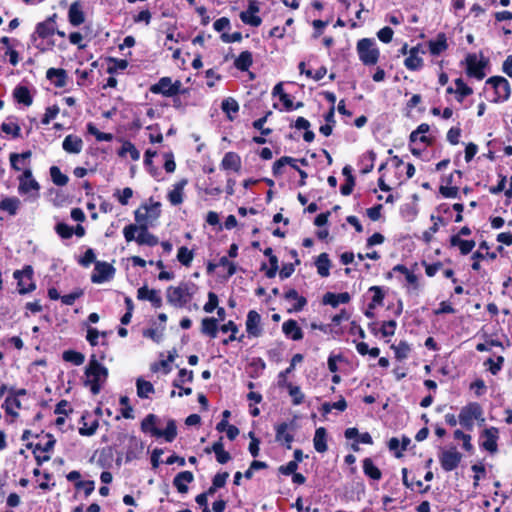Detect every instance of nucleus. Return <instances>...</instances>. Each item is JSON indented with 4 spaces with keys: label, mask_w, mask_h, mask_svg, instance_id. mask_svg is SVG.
<instances>
[{
    "label": "nucleus",
    "mask_w": 512,
    "mask_h": 512,
    "mask_svg": "<svg viewBox=\"0 0 512 512\" xmlns=\"http://www.w3.org/2000/svg\"><path fill=\"white\" fill-rule=\"evenodd\" d=\"M84 374V386L89 387L93 395L99 394L107 381L108 369L96 359L95 355H92Z\"/></svg>",
    "instance_id": "nucleus-1"
},
{
    "label": "nucleus",
    "mask_w": 512,
    "mask_h": 512,
    "mask_svg": "<svg viewBox=\"0 0 512 512\" xmlns=\"http://www.w3.org/2000/svg\"><path fill=\"white\" fill-rule=\"evenodd\" d=\"M18 193L23 196L25 201L35 202L40 197V184L34 178L32 170H26L24 174L17 176Z\"/></svg>",
    "instance_id": "nucleus-2"
},
{
    "label": "nucleus",
    "mask_w": 512,
    "mask_h": 512,
    "mask_svg": "<svg viewBox=\"0 0 512 512\" xmlns=\"http://www.w3.org/2000/svg\"><path fill=\"white\" fill-rule=\"evenodd\" d=\"M134 215L136 223L140 226H154L161 215V203L150 199L149 202L141 204Z\"/></svg>",
    "instance_id": "nucleus-3"
},
{
    "label": "nucleus",
    "mask_w": 512,
    "mask_h": 512,
    "mask_svg": "<svg viewBox=\"0 0 512 512\" xmlns=\"http://www.w3.org/2000/svg\"><path fill=\"white\" fill-rule=\"evenodd\" d=\"M194 292V286L188 283L170 286L166 291L167 302L176 308H182L191 301Z\"/></svg>",
    "instance_id": "nucleus-4"
},
{
    "label": "nucleus",
    "mask_w": 512,
    "mask_h": 512,
    "mask_svg": "<svg viewBox=\"0 0 512 512\" xmlns=\"http://www.w3.org/2000/svg\"><path fill=\"white\" fill-rule=\"evenodd\" d=\"M356 50L359 59L364 65H375L379 59V49L376 42L371 38H363L357 42Z\"/></svg>",
    "instance_id": "nucleus-5"
},
{
    "label": "nucleus",
    "mask_w": 512,
    "mask_h": 512,
    "mask_svg": "<svg viewBox=\"0 0 512 512\" xmlns=\"http://www.w3.org/2000/svg\"><path fill=\"white\" fill-rule=\"evenodd\" d=\"M486 85L494 89V103L507 101L511 95V87L508 80L502 76H492L486 80Z\"/></svg>",
    "instance_id": "nucleus-6"
},
{
    "label": "nucleus",
    "mask_w": 512,
    "mask_h": 512,
    "mask_svg": "<svg viewBox=\"0 0 512 512\" xmlns=\"http://www.w3.org/2000/svg\"><path fill=\"white\" fill-rule=\"evenodd\" d=\"M482 415V408L478 403H469L464 406L459 414V423L466 429L472 430L474 420H477Z\"/></svg>",
    "instance_id": "nucleus-7"
},
{
    "label": "nucleus",
    "mask_w": 512,
    "mask_h": 512,
    "mask_svg": "<svg viewBox=\"0 0 512 512\" xmlns=\"http://www.w3.org/2000/svg\"><path fill=\"white\" fill-rule=\"evenodd\" d=\"M114 275L115 268L111 264L97 261L91 274V281L94 284H103L112 280Z\"/></svg>",
    "instance_id": "nucleus-8"
},
{
    "label": "nucleus",
    "mask_w": 512,
    "mask_h": 512,
    "mask_svg": "<svg viewBox=\"0 0 512 512\" xmlns=\"http://www.w3.org/2000/svg\"><path fill=\"white\" fill-rule=\"evenodd\" d=\"M208 272H215L219 277L229 278L236 272V265L229 258H214L207 266Z\"/></svg>",
    "instance_id": "nucleus-9"
},
{
    "label": "nucleus",
    "mask_w": 512,
    "mask_h": 512,
    "mask_svg": "<svg viewBox=\"0 0 512 512\" xmlns=\"http://www.w3.org/2000/svg\"><path fill=\"white\" fill-rule=\"evenodd\" d=\"M181 82H172L170 77H162L156 84L151 87V92L154 94H161L166 97H171L179 93Z\"/></svg>",
    "instance_id": "nucleus-10"
},
{
    "label": "nucleus",
    "mask_w": 512,
    "mask_h": 512,
    "mask_svg": "<svg viewBox=\"0 0 512 512\" xmlns=\"http://www.w3.org/2000/svg\"><path fill=\"white\" fill-rule=\"evenodd\" d=\"M32 275L33 270L30 266L25 267L23 270H17L14 272V278L18 282V291L20 294H26L35 289Z\"/></svg>",
    "instance_id": "nucleus-11"
},
{
    "label": "nucleus",
    "mask_w": 512,
    "mask_h": 512,
    "mask_svg": "<svg viewBox=\"0 0 512 512\" xmlns=\"http://www.w3.org/2000/svg\"><path fill=\"white\" fill-rule=\"evenodd\" d=\"M467 74L470 77H474L478 80H482L485 77L484 68L486 62L480 59L476 54H469L466 57Z\"/></svg>",
    "instance_id": "nucleus-12"
},
{
    "label": "nucleus",
    "mask_w": 512,
    "mask_h": 512,
    "mask_svg": "<svg viewBox=\"0 0 512 512\" xmlns=\"http://www.w3.org/2000/svg\"><path fill=\"white\" fill-rule=\"evenodd\" d=\"M461 459V453L455 448L443 451L439 457L441 467L447 472L456 469Z\"/></svg>",
    "instance_id": "nucleus-13"
},
{
    "label": "nucleus",
    "mask_w": 512,
    "mask_h": 512,
    "mask_svg": "<svg viewBox=\"0 0 512 512\" xmlns=\"http://www.w3.org/2000/svg\"><path fill=\"white\" fill-rule=\"evenodd\" d=\"M246 332L249 337L257 338L263 333L261 316L255 310H250L246 318Z\"/></svg>",
    "instance_id": "nucleus-14"
},
{
    "label": "nucleus",
    "mask_w": 512,
    "mask_h": 512,
    "mask_svg": "<svg viewBox=\"0 0 512 512\" xmlns=\"http://www.w3.org/2000/svg\"><path fill=\"white\" fill-rule=\"evenodd\" d=\"M55 18L56 15L47 18L45 21L37 24L35 32L31 35V41L37 42V37L47 38L55 33Z\"/></svg>",
    "instance_id": "nucleus-15"
},
{
    "label": "nucleus",
    "mask_w": 512,
    "mask_h": 512,
    "mask_svg": "<svg viewBox=\"0 0 512 512\" xmlns=\"http://www.w3.org/2000/svg\"><path fill=\"white\" fill-rule=\"evenodd\" d=\"M498 433L497 428L490 427L485 429L481 435V446L490 453H495L497 451Z\"/></svg>",
    "instance_id": "nucleus-16"
},
{
    "label": "nucleus",
    "mask_w": 512,
    "mask_h": 512,
    "mask_svg": "<svg viewBox=\"0 0 512 512\" xmlns=\"http://www.w3.org/2000/svg\"><path fill=\"white\" fill-rule=\"evenodd\" d=\"M137 298L139 300L149 301L155 308L162 306V297L160 292L155 289H149L147 286H142L137 291Z\"/></svg>",
    "instance_id": "nucleus-17"
},
{
    "label": "nucleus",
    "mask_w": 512,
    "mask_h": 512,
    "mask_svg": "<svg viewBox=\"0 0 512 512\" xmlns=\"http://www.w3.org/2000/svg\"><path fill=\"white\" fill-rule=\"evenodd\" d=\"M83 146L84 143L81 137L74 134L67 135L62 142L63 150L69 154L81 153V151L83 150Z\"/></svg>",
    "instance_id": "nucleus-18"
},
{
    "label": "nucleus",
    "mask_w": 512,
    "mask_h": 512,
    "mask_svg": "<svg viewBox=\"0 0 512 512\" xmlns=\"http://www.w3.org/2000/svg\"><path fill=\"white\" fill-rule=\"evenodd\" d=\"M290 425L286 422H283L276 426L275 431V439L278 443L285 445L287 449H291V444L294 440V436L289 432Z\"/></svg>",
    "instance_id": "nucleus-19"
},
{
    "label": "nucleus",
    "mask_w": 512,
    "mask_h": 512,
    "mask_svg": "<svg viewBox=\"0 0 512 512\" xmlns=\"http://www.w3.org/2000/svg\"><path fill=\"white\" fill-rule=\"evenodd\" d=\"M194 481V475L191 471H182L173 479V485L181 494L188 492V484Z\"/></svg>",
    "instance_id": "nucleus-20"
},
{
    "label": "nucleus",
    "mask_w": 512,
    "mask_h": 512,
    "mask_svg": "<svg viewBox=\"0 0 512 512\" xmlns=\"http://www.w3.org/2000/svg\"><path fill=\"white\" fill-rule=\"evenodd\" d=\"M188 181L186 179H182L179 182L173 185V189L169 191L167 198L171 205L177 206L180 205L184 200V189L187 185Z\"/></svg>",
    "instance_id": "nucleus-21"
},
{
    "label": "nucleus",
    "mask_w": 512,
    "mask_h": 512,
    "mask_svg": "<svg viewBox=\"0 0 512 512\" xmlns=\"http://www.w3.org/2000/svg\"><path fill=\"white\" fill-rule=\"evenodd\" d=\"M68 20L73 26H79L84 23L85 15L80 1H75L70 5L68 10Z\"/></svg>",
    "instance_id": "nucleus-22"
},
{
    "label": "nucleus",
    "mask_w": 512,
    "mask_h": 512,
    "mask_svg": "<svg viewBox=\"0 0 512 512\" xmlns=\"http://www.w3.org/2000/svg\"><path fill=\"white\" fill-rule=\"evenodd\" d=\"M223 170H232L238 172L241 168V158L235 152H227L220 164Z\"/></svg>",
    "instance_id": "nucleus-23"
},
{
    "label": "nucleus",
    "mask_w": 512,
    "mask_h": 512,
    "mask_svg": "<svg viewBox=\"0 0 512 512\" xmlns=\"http://www.w3.org/2000/svg\"><path fill=\"white\" fill-rule=\"evenodd\" d=\"M283 333L294 341L301 340L303 333L297 322L293 319H289L282 324Z\"/></svg>",
    "instance_id": "nucleus-24"
},
{
    "label": "nucleus",
    "mask_w": 512,
    "mask_h": 512,
    "mask_svg": "<svg viewBox=\"0 0 512 512\" xmlns=\"http://www.w3.org/2000/svg\"><path fill=\"white\" fill-rule=\"evenodd\" d=\"M419 53V47H413L409 50V56L404 61V65L408 70L415 71L423 66V60Z\"/></svg>",
    "instance_id": "nucleus-25"
},
{
    "label": "nucleus",
    "mask_w": 512,
    "mask_h": 512,
    "mask_svg": "<svg viewBox=\"0 0 512 512\" xmlns=\"http://www.w3.org/2000/svg\"><path fill=\"white\" fill-rule=\"evenodd\" d=\"M429 51L432 55L438 56L448 48L447 38L444 33H440L428 43Z\"/></svg>",
    "instance_id": "nucleus-26"
},
{
    "label": "nucleus",
    "mask_w": 512,
    "mask_h": 512,
    "mask_svg": "<svg viewBox=\"0 0 512 512\" xmlns=\"http://www.w3.org/2000/svg\"><path fill=\"white\" fill-rule=\"evenodd\" d=\"M313 444L317 452L324 453L327 451V431L324 427H319L316 429L313 438Z\"/></svg>",
    "instance_id": "nucleus-27"
},
{
    "label": "nucleus",
    "mask_w": 512,
    "mask_h": 512,
    "mask_svg": "<svg viewBox=\"0 0 512 512\" xmlns=\"http://www.w3.org/2000/svg\"><path fill=\"white\" fill-rule=\"evenodd\" d=\"M302 360H303V356L301 354H295L292 357L289 367L286 368L284 371H281L278 375V386L279 387H284V385H287L288 383H290L287 380L288 374H290L295 369L296 365L298 363L302 362Z\"/></svg>",
    "instance_id": "nucleus-28"
},
{
    "label": "nucleus",
    "mask_w": 512,
    "mask_h": 512,
    "mask_svg": "<svg viewBox=\"0 0 512 512\" xmlns=\"http://www.w3.org/2000/svg\"><path fill=\"white\" fill-rule=\"evenodd\" d=\"M218 332V320L214 317H206L201 322V333L215 338Z\"/></svg>",
    "instance_id": "nucleus-29"
},
{
    "label": "nucleus",
    "mask_w": 512,
    "mask_h": 512,
    "mask_svg": "<svg viewBox=\"0 0 512 512\" xmlns=\"http://www.w3.org/2000/svg\"><path fill=\"white\" fill-rule=\"evenodd\" d=\"M220 331L223 332V333H227V332H231V335L227 338V339H224L222 341V343L224 345H228L230 342L232 341H239V342H242L243 339H244V335L242 334L241 336L237 337L236 334L238 332V327L237 325L233 322V321H228L227 323L223 324L221 327H220Z\"/></svg>",
    "instance_id": "nucleus-30"
},
{
    "label": "nucleus",
    "mask_w": 512,
    "mask_h": 512,
    "mask_svg": "<svg viewBox=\"0 0 512 512\" xmlns=\"http://www.w3.org/2000/svg\"><path fill=\"white\" fill-rule=\"evenodd\" d=\"M395 269L405 275L407 291L409 293L416 292L419 288L418 277L404 266H397Z\"/></svg>",
    "instance_id": "nucleus-31"
},
{
    "label": "nucleus",
    "mask_w": 512,
    "mask_h": 512,
    "mask_svg": "<svg viewBox=\"0 0 512 512\" xmlns=\"http://www.w3.org/2000/svg\"><path fill=\"white\" fill-rule=\"evenodd\" d=\"M20 206L21 201L17 197H6L0 201V209L12 216L17 214Z\"/></svg>",
    "instance_id": "nucleus-32"
},
{
    "label": "nucleus",
    "mask_w": 512,
    "mask_h": 512,
    "mask_svg": "<svg viewBox=\"0 0 512 512\" xmlns=\"http://www.w3.org/2000/svg\"><path fill=\"white\" fill-rule=\"evenodd\" d=\"M350 300V295L347 292L334 294V293H326L323 297V303L327 305H331L333 307L338 306L341 303H347Z\"/></svg>",
    "instance_id": "nucleus-33"
},
{
    "label": "nucleus",
    "mask_w": 512,
    "mask_h": 512,
    "mask_svg": "<svg viewBox=\"0 0 512 512\" xmlns=\"http://www.w3.org/2000/svg\"><path fill=\"white\" fill-rule=\"evenodd\" d=\"M158 417L154 414H148L141 422V429L145 433H150L152 436L156 437V432L160 431L157 428Z\"/></svg>",
    "instance_id": "nucleus-34"
},
{
    "label": "nucleus",
    "mask_w": 512,
    "mask_h": 512,
    "mask_svg": "<svg viewBox=\"0 0 512 512\" xmlns=\"http://www.w3.org/2000/svg\"><path fill=\"white\" fill-rule=\"evenodd\" d=\"M363 472L366 476L373 480H380L382 477V473L380 469L374 465L371 458H365L363 460Z\"/></svg>",
    "instance_id": "nucleus-35"
},
{
    "label": "nucleus",
    "mask_w": 512,
    "mask_h": 512,
    "mask_svg": "<svg viewBox=\"0 0 512 512\" xmlns=\"http://www.w3.org/2000/svg\"><path fill=\"white\" fill-rule=\"evenodd\" d=\"M177 436V427L174 420L170 419L167 422L166 428L156 432V437H163L167 442H172Z\"/></svg>",
    "instance_id": "nucleus-36"
},
{
    "label": "nucleus",
    "mask_w": 512,
    "mask_h": 512,
    "mask_svg": "<svg viewBox=\"0 0 512 512\" xmlns=\"http://www.w3.org/2000/svg\"><path fill=\"white\" fill-rule=\"evenodd\" d=\"M137 243L140 245L155 246L158 243V239L148 231V227L141 226V230L137 235Z\"/></svg>",
    "instance_id": "nucleus-37"
},
{
    "label": "nucleus",
    "mask_w": 512,
    "mask_h": 512,
    "mask_svg": "<svg viewBox=\"0 0 512 512\" xmlns=\"http://www.w3.org/2000/svg\"><path fill=\"white\" fill-rule=\"evenodd\" d=\"M451 244L460 250V253L465 255L472 251L475 246V242L472 240H463L459 235L451 238Z\"/></svg>",
    "instance_id": "nucleus-38"
},
{
    "label": "nucleus",
    "mask_w": 512,
    "mask_h": 512,
    "mask_svg": "<svg viewBox=\"0 0 512 512\" xmlns=\"http://www.w3.org/2000/svg\"><path fill=\"white\" fill-rule=\"evenodd\" d=\"M455 95L458 102H462L465 97L471 95L473 90L471 87L465 84V82L458 78L455 80Z\"/></svg>",
    "instance_id": "nucleus-39"
},
{
    "label": "nucleus",
    "mask_w": 512,
    "mask_h": 512,
    "mask_svg": "<svg viewBox=\"0 0 512 512\" xmlns=\"http://www.w3.org/2000/svg\"><path fill=\"white\" fill-rule=\"evenodd\" d=\"M46 76L50 80H54L57 87H64L66 85V72L63 69L50 68Z\"/></svg>",
    "instance_id": "nucleus-40"
},
{
    "label": "nucleus",
    "mask_w": 512,
    "mask_h": 512,
    "mask_svg": "<svg viewBox=\"0 0 512 512\" xmlns=\"http://www.w3.org/2000/svg\"><path fill=\"white\" fill-rule=\"evenodd\" d=\"M212 451L215 453L216 459L220 464H225L231 459L230 454L224 450L222 437L217 442L213 443Z\"/></svg>",
    "instance_id": "nucleus-41"
},
{
    "label": "nucleus",
    "mask_w": 512,
    "mask_h": 512,
    "mask_svg": "<svg viewBox=\"0 0 512 512\" xmlns=\"http://www.w3.org/2000/svg\"><path fill=\"white\" fill-rule=\"evenodd\" d=\"M10 164L13 170L24 174L26 170H32L30 163H26L19 156L18 153H11L9 156Z\"/></svg>",
    "instance_id": "nucleus-42"
},
{
    "label": "nucleus",
    "mask_w": 512,
    "mask_h": 512,
    "mask_svg": "<svg viewBox=\"0 0 512 512\" xmlns=\"http://www.w3.org/2000/svg\"><path fill=\"white\" fill-rule=\"evenodd\" d=\"M118 155L120 157H125L126 155H129L131 159L134 161H137L140 158L139 150L130 141H125L123 143L121 149L118 151Z\"/></svg>",
    "instance_id": "nucleus-43"
},
{
    "label": "nucleus",
    "mask_w": 512,
    "mask_h": 512,
    "mask_svg": "<svg viewBox=\"0 0 512 512\" xmlns=\"http://www.w3.org/2000/svg\"><path fill=\"white\" fill-rule=\"evenodd\" d=\"M137 395L140 398H148L154 393V387L151 382L138 378L136 381Z\"/></svg>",
    "instance_id": "nucleus-44"
},
{
    "label": "nucleus",
    "mask_w": 512,
    "mask_h": 512,
    "mask_svg": "<svg viewBox=\"0 0 512 512\" xmlns=\"http://www.w3.org/2000/svg\"><path fill=\"white\" fill-rule=\"evenodd\" d=\"M221 108L225 112L230 120L234 118V115L239 111V105L237 101L231 97L226 98L222 101Z\"/></svg>",
    "instance_id": "nucleus-45"
},
{
    "label": "nucleus",
    "mask_w": 512,
    "mask_h": 512,
    "mask_svg": "<svg viewBox=\"0 0 512 512\" xmlns=\"http://www.w3.org/2000/svg\"><path fill=\"white\" fill-rule=\"evenodd\" d=\"M14 97L19 103H23L26 106H30L32 104V97L27 87H16L14 90Z\"/></svg>",
    "instance_id": "nucleus-46"
},
{
    "label": "nucleus",
    "mask_w": 512,
    "mask_h": 512,
    "mask_svg": "<svg viewBox=\"0 0 512 512\" xmlns=\"http://www.w3.org/2000/svg\"><path fill=\"white\" fill-rule=\"evenodd\" d=\"M285 298L287 300L296 301V303L293 305V309L295 311L302 310L307 303L306 299L303 296H300L295 289H290L287 292H285Z\"/></svg>",
    "instance_id": "nucleus-47"
},
{
    "label": "nucleus",
    "mask_w": 512,
    "mask_h": 512,
    "mask_svg": "<svg viewBox=\"0 0 512 512\" xmlns=\"http://www.w3.org/2000/svg\"><path fill=\"white\" fill-rule=\"evenodd\" d=\"M252 65V54L249 51H243L235 60V66L241 71H246Z\"/></svg>",
    "instance_id": "nucleus-48"
},
{
    "label": "nucleus",
    "mask_w": 512,
    "mask_h": 512,
    "mask_svg": "<svg viewBox=\"0 0 512 512\" xmlns=\"http://www.w3.org/2000/svg\"><path fill=\"white\" fill-rule=\"evenodd\" d=\"M62 358L66 362H70L76 366H80L85 361V356L74 350H66L63 352Z\"/></svg>",
    "instance_id": "nucleus-49"
},
{
    "label": "nucleus",
    "mask_w": 512,
    "mask_h": 512,
    "mask_svg": "<svg viewBox=\"0 0 512 512\" xmlns=\"http://www.w3.org/2000/svg\"><path fill=\"white\" fill-rule=\"evenodd\" d=\"M283 388H287L289 395L292 397L293 405H300L303 403L305 396L299 386L288 383L287 385H284Z\"/></svg>",
    "instance_id": "nucleus-50"
},
{
    "label": "nucleus",
    "mask_w": 512,
    "mask_h": 512,
    "mask_svg": "<svg viewBox=\"0 0 512 512\" xmlns=\"http://www.w3.org/2000/svg\"><path fill=\"white\" fill-rule=\"evenodd\" d=\"M50 176L52 182L57 186H65L69 181L68 176L63 174L57 166L50 167Z\"/></svg>",
    "instance_id": "nucleus-51"
},
{
    "label": "nucleus",
    "mask_w": 512,
    "mask_h": 512,
    "mask_svg": "<svg viewBox=\"0 0 512 512\" xmlns=\"http://www.w3.org/2000/svg\"><path fill=\"white\" fill-rule=\"evenodd\" d=\"M240 19L243 23L253 27H258L262 23L261 18L257 14L250 13L248 11H242L240 13Z\"/></svg>",
    "instance_id": "nucleus-52"
},
{
    "label": "nucleus",
    "mask_w": 512,
    "mask_h": 512,
    "mask_svg": "<svg viewBox=\"0 0 512 512\" xmlns=\"http://www.w3.org/2000/svg\"><path fill=\"white\" fill-rule=\"evenodd\" d=\"M87 131L89 134L95 136L97 141H107L108 142L113 139L112 134L99 131L93 123L87 124Z\"/></svg>",
    "instance_id": "nucleus-53"
},
{
    "label": "nucleus",
    "mask_w": 512,
    "mask_h": 512,
    "mask_svg": "<svg viewBox=\"0 0 512 512\" xmlns=\"http://www.w3.org/2000/svg\"><path fill=\"white\" fill-rule=\"evenodd\" d=\"M369 291L373 294L371 302L369 303V308L374 309L377 305H381L384 299V293L382 289L378 286H372Z\"/></svg>",
    "instance_id": "nucleus-54"
},
{
    "label": "nucleus",
    "mask_w": 512,
    "mask_h": 512,
    "mask_svg": "<svg viewBox=\"0 0 512 512\" xmlns=\"http://www.w3.org/2000/svg\"><path fill=\"white\" fill-rule=\"evenodd\" d=\"M141 230V226L139 224H130L124 227L123 235L127 242L135 240L137 242V235Z\"/></svg>",
    "instance_id": "nucleus-55"
},
{
    "label": "nucleus",
    "mask_w": 512,
    "mask_h": 512,
    "mask_svg": "<svg viewBox=\"0 0 512 512\" xmlns=\"http://www.w3.org/2000/svg\"><path fill=\"white\" fill-rule=\"evenodd\" d=\"M3 407L6 413L17 416L16 409L20 408V401L16 397H7L4 401Z\"/></svg>",
    "instance_id": "nucleus-56"
},
{
    "label": "nucleus",
    "mask_w": 512,
    "mask_h": 512,
    "mask_svg": "<svg viewBox=\"0 0 512 512\" xmlns=\"http://www.w3.org/2000/svg\"><path fill=\"white\" fill-rule=\"evenodd\" d=\"M395 351V356L398 360L406 359L411 351L409 344L405 341L399 342L398 345L392 346Z\"/></svg>",
    "instance_id": "nucleus-57"
},
{
    "label": "nucleus",
    "mask_w": 512,
    "mask_h": 512,
    "mask_svg": "<svg viewBox=\"0 0 512 512\" xmlns=\"http://www.w3.org/2000/svg\"><path fill=\"white\" fill-rule=\"evenodd\" d=\"M193 381V371H189L187 369H180L178 373L177 379L174 381L173 385L177 388H181V385L184 382H192Z\"/></svg>",
    "instance_id": "nucleus-58"
},
{
    "label": "nucleus",
    "mask_w": 512,
    "mask_h": 512,
    "mask_svg": "<svg viewBox=\"0 0 512 512\" xmlns=\"http://www.w3.org/2000/svg\"><path fill=\"white\" fill-rule=\"evenodd\" d=\"M1 130L4 133L9 134L14 138L20 137L21 128L18 124L14 123V122L2 123Z\"/></svg>",
    "instance_id": "nucleus-59"
},
{
    "label": "nucleus",
    "mask_w": 512,
    "mask_h": 512,
    "mask_svg": "<svg viewBox=\"0 0 512 512\" xmlns=\"http://www.w3.org/2000/svg\"><path fill=\"white\" fill-rule=\"evenodd\" d=\"M295 163V159L292 158V157H288V156H284V157H281L279 160H277L274 164H273V173L275 175H280L282 173V168L286 165V164H289V165H294Z\"/></svg>",
    "instance_id": "nucleus-60"
},
{
    "label": "nucleus",
    "mask_w": 512,
    "mask_h": 512,
    "mask_svg": "<svg viewBox=\"0 0 512 512\" xmlns=\"http://www.w3.org/2000/svg\"><path fill=\"white\" fill-rule=\"evenodd\" d=\"M83 290L82 289H75L71 293L63 295L61 297V302L64 305H73L77 299L83 296Z\"/></svg>",
    "instance_id": "nucleus-61"
},
{
    "label": "nucleus",
    "mask_w": 512,
    "mask_h": 512,
    "mask_svg": "<svg viewBox=\"0 0 512 512\" xmlns=\"http://www.w3.org/2000/svg\"><path fill=\"white\" fill-rule=\"evenodd\" d=\"M55 230L62 239H69L74 234V228L65 223L57 224Z\"/></svg>",
    "instance_id": "nucleus-62"
},
{
    "label": "nucleus",
    "mask_w": 512,
    "mask_h": 512,
    "mask_svg": "<svg viewBox=\"0 0 512 512\" xmlns=\"http://www.w3.org/2000/svg\"><path fill=\"white\" fill-rule=\"evenodd\" d=\"M315 266L317 268L318 273L322 277H327L329 275L330 262L329 258H317L315 262Z\"/></svg>",
    "instance_id": "nucleus-63"
},
{
    "label": "nucleus",
    "mask_w": 512,
    "mask_h": 512,
    "mask_svg": "<svg viewBox=\"0 0 512 512\" xmlns=\"http://www.w3.org/2000/svg\"><path fill=\"white\" fill-rule=\"evenodd\" d=\"M59 107L57 105L46 108L45 114L41 120L43 125H48L59 114Z\"/></svg>",
    "instance_id": "nucleus-64"
}]
</instances>
